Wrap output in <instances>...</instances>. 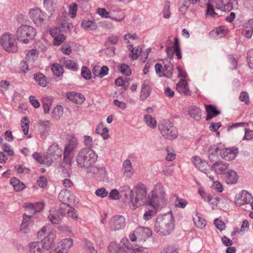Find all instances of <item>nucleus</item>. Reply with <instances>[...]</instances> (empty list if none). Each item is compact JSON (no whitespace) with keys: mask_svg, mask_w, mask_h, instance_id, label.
<instances>
[{"mask_svg":"<svg viewBox=\"0 0 253 253\" xmlns=\"http://www.w3.org/2000/svg\"><path fill=\"white\" fill-rule=\"evenodd\" d=\"M156 74L159 77H166L170 78L173 74V67L171 59H165L163 61V66L157 63L155 66Z\"/></svg>","mask_w":253,"mask_h":253,"instance_id":"nucleus-9","label":"nucleus"},{"mask_svg":"<svg viewBox=\"0 0 253 253\" xmlns=\"http://www.w3.org/2000/svg\"><path fill=\"white\" fill-rule=\"evenodd\" d=\"M109 199L113 200H118L120 199V193L116 189L112 190L109 194Z\"/></svg>","mask_w":253,"mask_h":253,"instance_id":"nucleus-53","label":"nucleus"},{"mask_svg":"<svg viewBox=\"0 0 253 253\" xmlns=\"http://www.w3.org/2000/svg\"><path fill=\"white\" fill-rule=\"evenodd\" d=\"M159 208L158 207L149 205L147 204L145 208V212L143 215L144 219L146 221L151 219L156 214Z\"/></svg>","mask_w":253,"mask_h":253,"instance_id":"nucleus-25","label":"nucleus"},{"mask_svg":"<svg viewBox=\"0 0 253 253\" xmlns=\"http://www.w3.org/2000/svg\"><path fill=\"white\" fill-rule=\"evenodd\" d=\"M135 230L139 241H145L152 235L151 230L147 227H139Z\"/></svg>","mask_w":253,"mask_h":253,"instance_id":"nucleus-23","label":"nucleus"},{"mask_svg":"<svg viewBox=\"0 0 253 253\" xmlns=\"http://www.w3.org/2000/svg\"><path fill=\"white\" fill-rule=\"evenodd\" d=\"M158 128L162 135L166 139L172 140L178 136L177 128L169 120L162 121L159 125Z\"/></svg>","mask_w":253,"mask_h":253,"instance_id":"nucleus-7","label":"nucleus"},{"mask_svg":"<svg viewBox=\"0 0 253 253\" xmlns=\"http://www.w3.org/2000/svg\"><path fill=\"white\" fill-rule=\"evenodd\" d=\"M51 70L54 75L59 77L63 73V66L60 64H54L51 67Z\"/></svg>","mask_w":253,"mask_h":253,"instance_id":"nucleus-49","label":"nucleus"},{"mask_svg":"<svg viewBox=\"0 0 253 253\" xmlns=\"http://www.w3.org/2000/svg\"><path fill=\"white\" fill-rule=\"evenodd\" d=\"M174 220L171 213H168L157 216L155 225L154 231L161 236H167L174 228Z\"/></svg>","mask_w":253,"mask_h":253,"instance_id":"nucleus-2","label":"nucleus"},{"mask_svg":"<svg viewBox=\"0 0 253 253\" xmlns=\"http://www.w3.org/2000/svg\"><path fill=\"white\" fill-rule=\"evenodd\" d=\"M188 113L189 115L196 121H199L201 118V111L196 106L190 107Z\"/></svg>","mask_w":253,"mask_h":253,"instance_id":"nucleus-37","label":"nucleus"},{"mask_svg":"<svg viewBox=\"0 0 253 253\" xmlns=\"http://www.w3.org/2000/svg\"><path fill=\"white\" fill-rule=\"evenodd\" d=\"M216 6L222 11H229L232 9H237L238 2L237 0H216Z\"/></svg>","mask_w":253,"mask_h":253,"instance_id":"nucleus-15","label":"nucleus"},{"mask_svg":"<svg viewBox=\"0 0 253 253\" xmlns=\"http://www.w3.org/2000/svg\"><path fill=\"white\" fill-rule=\"evenodd\" d=\"M62 213L63 211H59L54 210H50L49 211L48 218L53 224H59L61 221L63 216Z\"/></svg>","mask_w":253,"mask_h":253,"instance_id":"nucleus-28","label":"nucleus"},{"mask_svg":"<svg viewBox=\"0 0 253 253\" xmlns=\"http://www.w3.org/2000/svg\"><path fill=\"white\" fill-rule=\"evenodd\" d=\"M108 253H148V249L143 247L134 248L126 238H123L119 243L111 242L108 246Z\"/></svg>","mask_w":253,"mask_h":253,"instance_id":"nucleus-1","label":"nucleus"},{"mask_svg":"<svg viewBox=\"0 0 253 253\" xmlns=\"http://www.w3.org/2000/svg\"><path fill=\"white\" fill-rule=\"evenodd\" d=\"M141 51V48L139 46L133 48L131 51L130 56L132 60H136L138 58L139 54Z\"/></svg>","mask_w":253,"mask_h":253,"instance_id":"nucleus-58","label":"nucleus"},{"mask_svg":"<svg viewBox=\"0 0 253 253\" xmlns=\"http://www.w3.org/2000/svg\"><path fill=\"white\" fill-rule=\"evenodd\" d=\"M144 120L146 124L151 128H155L156 126V121L154 118L150 115H145Z\"/></svg>","mask_w":253,"mask_h":253,"instance_id":"nucleus-44","label":"nucleus"},{"mask_svg":"<svg viewBox=\"0 0 253 253\" xmlns=\"http://www.w3.org/2000/svg\"><path fill=\"white\" fill-rule=\"evenodd\" d=\"M78 144L77 139L74 135L70 136L68 143L65 145L63 152V161L71 165L72 161L71 154L77 148Z\"/></svg>","mask_w":253,"mask_h":253,"instance_id":"nucleus-10","label":"nucleus"},{"mask_svg":"<svg viewBox=\"0 0 253 253\" xmlns=\"http://www.w3.org/2000/svg\"><path fill=\"white\" fill-rule=\"evenodd\" d=\"M82 27L86 30H94L97 28L96 23L91 20H84L81 24Z\"/></svg>","mask_w":253,"mask_h":253,"instance_id":"nucleus-41","label":"nucleus"},{"mask_svg":"<svg viewBox=\"0 0 253 253\" xmlns=\"http://www.w3.org/2000/svg\"><path fill=\"white\" fill-rule=\"evenodd\" d=\"M66 213H67L69 217L73 219L78 218V216L75 212V209L70 206H67V207L65 208V210L63 211V214H65Z\"/></svg>","mask_w":253,"mask_h":253,"instance_id":"nucleus-45","label":"nucleus"},{"mask_svg":"<svg viewBox=\"0 0 253 253\" xmlns=\"http://www.w3.org/2000/svg\"><path fill=\"white\" fill-rule=\"evenodd\" d=\"M0 44L7 52L15 53L18 50L16 39L11 33L7 32L2 34L0 39Z\"/></svg>","mask_w":253,"mask_h":253,"instance_id":"nucleus-8","label":"nucleus"},{"mask_svg":"<svg viewBox=\"0 0 253 253\" xmlns=\"http://www.w3.org/2000/svg\"><path fill=\"white\" fill-rule=\"evenodd\" d=\"M88 172H92L93 173H97L101 175H105L106 173V168L104 167H92L88 170Z\"/></svg>","mask_w":253,"mask_h":253,"instance_id":"nucleus-48","label":"nucleus"},{"mask_svg":"<svg viewBox=\"0 0 253 253\" xmlns=\"http://www.w3.org/2000/svg\"><path fill=\"white\" fill-rule=\"evenodd\" d=\"M81 74L85 80H89L91 78V74L90 70L85 66L82 67Z\"/></svg>","mask_w":253,"mask_h":253,"instance_id":"nucleus-60","label":"nucleus"},{"mask_svg":"<svg viewBox=\"0 0 253 253\" xmlns=\"http://www.w3.org/2000/svg\"><path fill=\"white\" fill-rule=\"evenodd\" d=\"M38 57V52L36 49H32L28 51L27 53L25 61L31 65V68L34 66V62L37 59Z\"/></svg>","mask_w":253,"mask_h":253,"instance_id":"nucleus-32","label":"nucleus"},{"mask_svg":"<svg viewBox=\"0 0 253 253\" xmlns=\"http://www.w3.org/2000/svg\"><path fill=\"white\" fill-rule=\"evenodd\" d=\"M34 80L39 85L42 87L46 86L48 84L46 77L41 73L34 74Z\"/></svg>","mask_w":253,"mask_h":253,"instance_id":"nucleus-38","label":"nucleus"},{"mask_svg":"<svg viewBox=\"0 0 253 253\" xmlns=\"http://www.w3.org/2000/svg\"><path fill=\"white\" fill-rule=\"evenodd\" d=\"M253 197L251 194L245 190H242L235 196V202L237 206H241L250 203Z\"/></svg>","mask_w":253,"mask_h":253,"instance_id":"nucleus-17","label":"nucleus"},{"mask_svg":"<svg viewBox=\"0 0 253 253\" xmlns=\"http://www.w3.org/2000/svg\"><path fill=\"white\" fill-rule=\"evenodd\" d=\"M245 133L243 140H251L253 139V130L248 128H245Z\"/></svg>","mask_w":253,"mask_h":253,"instance_id":"nucleus-63","label":"nucleus"},{"mask_svg":"<svg viewBox=\"0 0 253 253\" xmlns=\"http://www.w3.org/2000/svg\"><path fill=\"white\" fill-rule=\"evenodd\" d=\"M67 97L72 102L79 104L83 103L85 100V98L83 94L74 92L68 93Z\"/></svg>","mask_w":253,"mask_h":253,"instance_id":"nucleus-34","label":"nucleus"},{"mask_svg":"<svg viewBox=\"0 0 253 253\" xmlns=\"http://www.w3.org/2000/svg\"><path fill=\"white\" fill-rule=\"evenodd\" d=\"M237 153V148H224L220 150V155L222 159L226 161H232L235 158Z\"/></svg>","mask_w":253,"mask_h":253,"instance_id":"nucleus-20","label":"nucleus"},{"mask_svg":"<svg viewBox=\"0 0 253 253\" xmlns=\"http://www.w3.org/2000/svg\"><path fill=\"white\" fill-rule=\"evenodd\" d=\"M29 248L30 253H51V250L41 241L30 243Z\"/></svg>","mask_w":253,"mask_h":253,"instance_id":"nucleus-16","label":"nucleus"},{"mask_svg":"<svg viewBox=\"0 0 253 253\" xmlns=\"http://www.w3.org/2000/svg\"><path fill=\"white\" fill-rule=\"evenodd\" d=\"M60 63L67 69L76 71L78 69V65L73 60L69 59L66 57H63L60 60Z\"/></svg>","mask_w":253,"mask_h":253,"instance_id":"nucleus-26","label":"nucleus"},{"mask_svg":"<svg viewBox=\"0 0 253 253\" xmlns=\"http://www.w3.org/2000/svg\"><path fill=\"white\" fill-rule=\"evenodd\" d=\"M63 113V108L61 105H57L56 106L53 111L52 112V117L56 119H58L60 118Z\"/></svg>","mask_w":253,"mask_h":253,"instance_id":"nucleus-46","label":"nucleus"},{"mask_svg":"<svg viewBox=\"0 0 253 253\" xmlns=\"http://www.w3.org/2000/svg\"><path fill=\"white\" fill-rule=\"evenodd\" d=\"M95 193L97 197L103 198L107 196L108 192L105 188H100L97 189Z\"/></svg>","mask_w":253,"mask_h":253,"instance_id":"nucleus-59","label":"nucleus"},{"mask_svg":"<svg viewBox=\"0 0 253 253\" xmlns=\"http://www.w3.org/2000/svg\"><path fill=\"white\" fill-rule=\"evenodd\" d=\"M122 170L124 174L126 177H130L133 174L134 169L129 159H126L123 162Z\"/></svg>","mask_w":253,"mask_h":253,"instance_id":"nucleus-24","label":"nucleus"},{"mask_svg":"<svg viewBox=\"0 0 253 253\" xmlns=\"http://www.w3.org/2000/svg\"><path fill=\"white\" fill-rule=\"evenodd\" d=\"M120 71L123 74L128 76L131 74V71L130 67L126 64H122L119 68Z\"/></svg>","mask_w":253,"mask_h":253,"instance_id":"nucleus-52","label":"nucleus"},{"mask_svg":"<svg viewBox=\"0 0 253 253\" xmlns=\"http://www.w3.org/2000/svg\"><path fill=\"white\" fill-rule=\"evenodd\" d=\"M11 184L16 192H19L25 189V185L18 178L13 177L11 179Z\"/></svg>","mask_w":253,"mask_h":253,"instance_id":"nucleus-39","label":"nucleus"},{"mask_svg":"<svg viewBox=\"0 0 253 253\" xmlns=\"http://www.w3.org/2000/svg\"><path fill=\"white\" fill-rule=\"evenodd\" d=\"M167 201V194L161 183L156 184L147 197V204L149 205L159 208L165 206Z\"/></svg>","mask_w":253,"mask_h":253,"instance_id":"nucleus-4","label":"nucleus"},{"mask_svg":"<svg viewBox=\"0 0 253 253\" xmlns=\"http://www.w3.org/2000/svg\"><path fill=\"white\" fill-rule=\"evenodd\" d=\"M193 220L195 226L198 228L203 229L206 225V221L197 211L193 215Z\"/></svg>","mask_w":253,"mask_h":253,"instance_id":"nucleus-35","label":"nucleus"},{"mask_svg":"<svg viewBox=\"0 0 253 253\" xmlns=\"http://www.w3.org/2000/svg\"><path fill=\"white\" fill-rule=\"evenodd\" d=\"M145 203L147 204L146 189L143 185H138L136 188L135 195L132 194L129 202V207L131 210H135Z\"/></svg>","mask_w":253,"mask_h":253,"instance_id":"nucleus-5","label":"nucleus"},{"mask_svg":"<svg viewBox=\"0 0 253 253\" xmlns=\"http://www.w3.org/2000/svg\"><path fill=\"white\" fill-rule=\"evenodd\" d=\"M170 8V2L169 1H166L165 3L164 9L163 10V17L165 18L168 19L170 16V12L169 11Z\"/></svg>","mask_w":253,"mask_h":253,"instance_id":"nucleus-54","label":"nucleus"},{"mask_svg":"<svg viewBox=\"0 0 253 253\" xmlns=\"http://www.w3.org/2000/svg\"><path fill=\"white\" fill-rule=\"evenodd\" d=\"M198 194L205 202L210 203L212 200V196L207 194L202 188H199Z\"/></svg>","mask_w":253,"mask_h":253,"instance_id":"nucleus-50","label":"nucleus"},{"mask_svg":"<svg viewBox=\"0 0 253 253\" xmlns=\"http://www.w3.org/2000/svg\"><path fill=\"white\" fill-rule=\"evenodd\" d=\"M84 250L85 253H97V251L94 248L92 243L89 241L85 242Z\"/></svg>","mask_w":253,"mask_h":253,"instance_id":"nucleus-51","label":"nucleus"},{"mask_svg":"<svg viewBox=\"0 0 253 253\" xmlns=\"http://www.w3.org/2000/svg\"><path fill=\"white\" fill-rule=\"evenodd\" d=\"M205 107L206 111L207 113V116L206 118V121H209L220 114V111L217 110L215 106L211 104L206 105Z\"/></svg>","mask_w":253,"mask_h":253,"instance_id":"nucleus-33","label":"nucleus"},{"mask_svg":"<svg viewBox=\"0 0 253 253\" xmlns=\"http://www.w3.org/2000/svg\"><path fill=\"white\" fill-rule=\"evenodd\" d=\"M98 156L94 151L89 148L81 149L78 153L76 160L78 166L82 168H87L88 170L97 161Z\"/></svg>","mask_w":253,"mask_h":253,"instance_id":"nucleus-3","label":"nucleus"},{"mask_svg":"<svg viewBox=\"0 0 253 253\" xmlns=\"http://www.w3.org/2000/svg\"><path fill=\"white\" fill-rule=\"evenodd\" d=\"M32 156L33 158L39 163L40 164H46L47 159H46V157L45 158H43L40 153L38 152L34 153Z\"/></svg>","mask_w":253,"mask_h":253,"instance_id":"nucleus-57","label":"nucleus"},{"mask_svg":"<svg viewBox=\"0 0 253 253\" xmlns=\"http://www.w3.org/2000/svg\"><path fill=\"white\" fill-rule=\"evenodd\" d=\"M228 59L231 65L230 68L232 70L236 69L237 68L238 62L235 58L232 55H228Z\"/></svg>","mask_w":253,"mask_h":253,"instance_id":"nucleus-61","label":"nucleus"},{"mask_svg":"<svg viewBox=\"0 0 253 253\" xmlns=\"http://www.w3.org/2000/svg\"><path fill=\"white\" fill-rule=\"evenodd\" d=\"M37 34L36 29L28 25H22L18 27L15 33L17 40L23 43H28L33 40Z\"/></svg>","mask_w":253,"mask_h":253,"instance_id":"nucleus-6","label":"nucleus"},{"mask_svg":"<svg viewBox=\"0 0 253 253\" xmlns=\"http://www.w3.org/2000/svg\"><path fill=\"white\" fill-rule=\"evenodd\" d=\"M151 90L149 81L147 80L144 81L142 84L140 99L141 100H145L150 95Z\"/></svg>","mask_w":253,"mask_h":253,"instance_id":"nucleus-30","label":"nucleus"},{"mask_svg":"<svg viewBox=\"0 0 253 253\" xmlns=\"http://www.w3.org/2000/svg\"><path fill=\"white\" fill-rule=\"evenodd\" d=\"M174 53L175 54L178 59L182 58L181 50L179 44V41L177 38L174 39L173 41Z\"/></svg>","mask_w":253,"mask_h":253,"instance_id":"nucleus-42","label":"nucleus"},{"mask_svg":"<svg viewBox=\"0 0 253 253\" xmlns=\"http://www.w3.org/2000/svg\"><path fill=\"white\" fill-rule=\"evenodd\" d=\"M211 168L217 174H224L228 169V165L226 163L219 161L214 163Z\"/></svg>","mask_w":253,"mask_h":253,"instance_id":"nucleus-27","label":"nucleus"},{"mask_svg":"<svg viewBox=\"0 0 253 253\" xmlns=\"http://www.w3.org/2000/svg\"><path fill=\"white\" fill-rule=\"evenodd\" d=\"M73 244L72 239H64L60 241L57 245L54 253H68Z\"/></svg>","mask_w":253,"mask_h":253,"instance_id":"nucleus-18","label":"nucleus"},{"mask_svg":"<svg viewBox=\"0 0 253 253\" xmlns=\"http://www.w3.org/2000/svg\"><path fill=\"white\" fill-rule=\"evenodd\" d=\"M21 122V127L24 134L25 135L28 134L29 128V121L28 118L27 117L23 118Z\"/></svg>","mask_w":253,"mask_h":253,"instance_id":"nucleus-47","label":"nucleus"},{"mask_svg":"<svg viewBox=\"0 0 253 253\" xmlns=\"http://www.w3.org/2000/svg\"><path fill=\"white\" fill-rule=\"evenodd\" d=\"M224 174L227 183L233 184L237 182V173L234 170L228 169Z\"/></svg>","mask_w":253,"mask_h":253,"instance_id":"nucleus-36","label":"nucleus"},{"mask_svg":"<svg viewBox=\"0 0 253 253\" xmlns=\"http://www.w3.org/2000/svg\"><path fill=\"white\" fill-rule=\"evenodd\" d=\"M39 130L41 136L45 139L48 135L50 129V124L48 121H39L38 123Z\"/></svg>","mask_w":253,"mask_h":253,"instance_id":"nucleus-21","label":"nucleus"},{"mask_svg":"<svg viewBox=\"0 0 253 253\" xmlns=\"http://www.w3.org/2000/svg\"><path fill=\"white\" fill-rule=\"evenodd\" d=\"M162 253H178V249L175 247L169 246L164 248Z\"/></svg>","mask_w":253,"mask_h":253,"instance_id":"nucleus-64","label":"nucleus"},{"mask_svg":"<svg viewBox=\"0 0 253 253\" xmlns=\"http://www.w3.org/2000/svg\"><path fill=\"white\" fill-rule=\"evenodd\" d=\"M95 132L100 134L104 139H106L109 137L108 129L106 127H103L101 125L97 126Z\"/></svg>","mask_w":253,"mask_h":253,"instance_id":"nucleus-43","label":"nucleus"},{"mask_svg":"<svg viewBox=\"0 0 253 253\" xmlns=\"http://www.w3.org/2000/svg\"><path fill=\"white\" fill-rule=\"evenodd\" d=\"M45 233L47 235L45 236L41 241L46 246H47V248L49 250H51V247L54 244L56 235L53 231H50L49 228L46 226L43 227L42 229L38 232L39 237L42 236Z\"/></svg>","mask_w":253,"mask_h":253,"instance_id":"nucleus-13","label":"nucleus"},{"mask_svg":"<svg viewBox=\"0 0 253 253\" xmlns=\"http://www.w3.org/2000/svg\"><path fill=\"white\" fill-rule=\"evenodd\" d=\"M177 90L181 94L188 95L190 94V90L186 80L181 79L178 82L176 87Z\"/></svg>","mask_w":253,"mask_h":253,"instance_id":"nucleus-31","label":"nucleus"},{"mask_svg":"<svg viewBox=\"0 0 253 253\" xmlns=\"http://www.w3.org/2000/svg\"><path fill=\"white\" fill-rule=\"evenodd\" d=\"M120 191L122 196L125 197V198L123 199V202L128 204L133 194V191L128 185H125L120 187Z\"/></svg>","mask_w":253,"mask_h":253,"instance_id":"nucleus-29","label":"nucleus"},{"mask_svg":"<svg viewBox=\"0 0 253 253\" xmlns=\"http://www.w3.org/2000/svg\"><path fill=\"white\" fill-rule=\"evenodd\" d=\"M110 226L113 231H117L125 226V219L122 215H116L112 217L110 221Z\"/></svg>","mask_w":253,"mask_h":253,"instance_id":"nucleus-19","label":"nucleus"},{"mask_svg":"<svg viewBox=\"0 0 253 253\" xmlns=\"http://www.w3.org/2000/svg\"><path fill=\"white\" fill-rule=\"evenodd\" d=\"M62 153V150L58 144L56 143H53L48 148L46 155V165L50 166L54 160L61 158Z\"/></svg>","mask_w":253,"mask_h":253,"instance_id":"nucleus-11","label":"nucleus"},{"mask_svg":"<svg viewBox=\"0 0 253 253\" xmlns=\"http://www.w3.org/2000/svg\"><path fill=\"white\" fill-rule=\"evenodd\" d=\"M65 40V36L63 34H60L53 38V44L58 46L60 45Z\"/></svg>","mask_w":253,"mask_h":253,"instance_id":"nucleus-55","label":"nucleus"},{"mask_svg":"<svg viewBox=\"0 0 253 253\" xmlns=\"http://www.w3.org/2000/svg\"><path fill=\"white\" fill-rule=\"evenodd\" d=\"M2 149L3 151L7 153L9 156L13 155V150L12 148V147L10 145L7 143H4L2 146Z\"/></svg>","mask_w":253,"mask_h":253,"instance_id":"nucleus-62","label":"nucleus"},{"mask_svg":"<svg viewBox=\"0 0 253 253\" xmlns=\"http://www.w3.org/2000/svg\"><path fill=\"white\" fill-rule=\"evenodd\" d=\"M192 162L195 167L201 171L206 173L208 170L209 166L208 163L204 160H202L200 157L197 156L193 157Z\"/></svg>","mask_w":253,"mask_h":253,"instance_id":"nucleus-22","label":"nucleus"},{"mask_svg":"<svg viewBox=\"0 0 253 253\" xmlns=\"http://www.w3.org/2000/svg\"><path fill=\"white\" fill-rule=\"evenodd\" d=\"M78 5L76 3L71 4L69 8V14L71 18H74L77 14Z\"/></svg>","mask_w":253,"mask_h":253,"instance_id":"nucleus-56","label":"nucleus"},{"mask_svg":"<svg viewBox=\"0 0 253 253\" xmlns=\"http://www.w3.org/2000/svg\"><path fill=\"white\" fill-rule=\"evenodd\" d=\"M29 16L33 23L37 26H41L46 18V13L37 7L29 10Z\"/></svg>","mask_w":253,"mask_h":253,"instance_id":"nucleus-12","label":"nucleus"},{"mask_svg":"<svg viewBox=\"0 0 253 253\" xmlns=\"http://www.w3.org/2000/svg\"><path fill=\"white\" fill-rule=\"evenodd\" d=\"M58 199L62 203L64 207H66L67 206H69L70 204H76L78 203L75 196L67 189L60 191L58 195Z\"/></svg>","mask_w":253,"mask_h":253,"instance_id":"nucleus-14","label":"nucleus"},{"mask_svg":"<svg viewBox=\"0 0 253 253\" xmlns=\"http://www.w3.org/2000/svg\"><path fill=\"white\" fill-rule=\"evenodd\" d=\"M253 33V19L249 21L247 25L242 31L243 35L248 39L251 38Z\"/></svg>","mask_w":253,"mask_h":253,"instance_id":"nucleus-40","label":"nucleus"}]
</instances>
